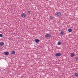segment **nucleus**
Segmentation results:
<instances>
[{
    "mask_svg": "<svg viewBox=\"0 0 78 78\" xmlns=\"http://www.w3.org/2000/svg\"><path fill=\"white\" fill-rule=\"evenodd\" d=\"M61 44V42H60V41H58V45H60Z\"/></svg>",
    "mask_w": 78,
    "mask_h": 78,
    "instance_id": "obj_11",
    "label": "nucleus"
},
{
    "mask_svg": "<svg viewBox=\"0 0 78 78\" xmlns=\"http://www.w3.org/2000/svg\"><path fill=\"white\" fill-rule=\"evenodd\" d=\"M15 53H16V52L15 51H12L11 54H15Z\"/></svg>",
    "mask_w": 78,
    "mask_h": 78,
    "instance_id": "obj_10",
    "label": "nucleus"
},
{
    "mask_svg": "<svg viewBox=\"0 0 78 78\" xmlns=\"http://www.w3.org/2000/svg\"><path fill=\"white\" fill-rule=\"evenodd\" d=\"M50 18L51 20H52L53 19V18H52V16H50Z\"/></svg>",
    "mask_w": 78,
    "mask_h": 78,
    "instance_id": "obj_17",
    "label": "nucleus"
},
{
    "mask_svg": "<svg viewBox=\"0 0 78 78\" xmlns=\"http://www.w3.org/2000/svg\"><path fill=\"white\" fill-rule=\"evenodd\" d=\"M45 37H51V35L48 34H47L45 35Z\"/></svg>",
    "mask_w": 78,
    "mask_h": 78,
    "instance_id": "obj_3",
    "label": "nucleus"
},
{
    "mask_svg": "<svg viewBox=\"0 0 78 78\" xmlns=\"http://www.w3.org/2000/svg\"><path fill=\"white\" fill-rule=\"evenodd\" d=\"M0 37H3V35L2 34H0Z\"/></svg>",
    "mask_w": 78,
    "mask_h": 78,
    "instance_id": "obj_15",
    "label": "nucleus"
},
{
    "mask_svg": "<svg viewBox=\"0 0 78 78\" xmlns=\"http://www.w3.org/2000/svg\"><path fill=\"white\" fill-rule=\"evenodd\" d=\"M75 59H76V61L78 60V57H76L75 58Z\"/></svg>",
    "mask_w": 78,
    "mask_h": 78,
    "instance_id": "obj_13",
    "label": "nucleus"
},
{
    "mask_svg": "<svg viewBox=\"0 0 78 78\" xmlns=\"http://www.w3.org/2000/svg\"><path fill=\"white\" fill-rule=\"evenodd\" d=\"M21 15L22 17H23V18H25L26 16V14L24 13H23L21 14Z\"/></svg>",
    "mask_w": 78,
    "mask_h": 78,
    "instance_id": "obj_2",
    "label": "nucleus"
},
{
    "mask_svg": "<svg viewBox=\"0 0 78 78\" xmlns=\"http://www.w3.org/2000/svg\"><path fill=\"white\" fill-rule=\"evenodd\" d=\"M4 44V43L3 42H1L0 43V45L3 46Z\"/></svg>",
    "mask_w": 78,
    "mask_h": 78,
    "instance_id": "obj_9",
    "label": "nucleus"
},
{
    "mask_svg": "<svg viewBox=\"0 0 78 78\" xmlns=\"http://www.w3.org/2000/svg\"><path fill=\"white\" fill-rule=\"evenodd\" d=\"M71 56L72 57H74V56H75V54L74 53H72L71 54Z\"/></svg>",
    "mask_w": 78,
    "mask_h": 78,
    "instance_id": "obj_7",
    "label": "nucleus"
},
{
    "mask_svg": "<svg viewBox=\"0 0 78 78\" xmlns=\"http://www.w3.org/2000/svg\"><path fill=\"white\" fill-rule=\"evenodd\" d=\"M4 54L5 55H9V52L7 51L5 52Z\"/></svg>",
    "mask_w": 78,
    "mask_h": 78,
    "instance_id": "obj_6",
    "label": "nucleus"
},
{
    "mask_svg": "<svg viewBox=\"0 0 78 78\" xmlns=\"http://www.w3.org/2000/svg\"><path fill=\"white\" fill-rule=\"evenodd\" d=\"M68 31L69 32H71L72 31V29H71V28L68 29Z\"/></svg>",
    "mask_w": 78,
    "mask_h": 78,
    "instance_id": "obj_8",
    "label": "nucleus"
},
{
    "mask_svg": "<svg viewBox=\"0 0 78 78\" xmlns=\"http://www.w3.org/2000/svg\"><path fill=\"white\" fill-rule=\"evenodd\" d=\"M64 32L63 31H61L60 33V34L61 35H63L64 34Z\"/></svg>",
    "mask_w": 78,
    "mask_h": 78,
    "instance_id": "obj_12",
    "label": "nucleus"
},
{
    "mask_svg": "<svg viewBox=\"0 0 78 78\" xmlns=\"http://www.w3.org/2000/svg\"><path fill=\"white\" fill-rule=\"evenodd\" d=\"M61 55V54L59 53H57L55 54V56L56 57H59Z\"/></svg>",
    "mask_w": 78,
    "mask_h": 78,
    "instance_id": "obj_4",
    "label": "nucleus"
},
{
    "mask_svg": "<svg viewBox=\"0 0 78 78\" xmlns=\"http://www.w3.org/2000/svg\"><path fill=\"white\" fill-rule=\"evenodd\" d=\"M27 12H28V13H29V14H30V11H28Z\"/></svg>",
    "mask_w": 78,
    "mask_h": 78,
    "instance_id": "obj_16",
    "label": "nucleus"
},
{
    "mask_svg": "<svg viewBox=\"0 0 78 78\" xmlns=\"http://www.w3.org/2000/svg\"><path fill=\"white\" fill-rule=\"evenodd\" d=\"M75 75L76 76H78V73H76L75 74Z\"/></svg>",
    "mask_w": 78,
    "mask_h": 78,
    "instance_id": "obj_14",
    "label": "nucleus"
},
{
    "mask_svg": "<svg viewBox=\"0 0 78 78\" xmlns=\"http://www.w3.org/2000/svg\"><path fill=\"white\" fill-rule=\"evenodd\" d=\"M40 40L38 39H35V42L37 43H39L40 42Z\"/></svg>",
    "mask_w": 78,
    "mask_h": 78,
    "instance_id": "obj_5",
    "label": "nucleus"
},
{
    "mask_svg": "<svg viewBox=\"0 0 78 78\" xmlns=\"http://www.w3.org/2000/svg\"><path fill=\"white\" fill-rule=\"evenodd\" d=\"M55 14L58 17H60L62 16V14L60 12H57L55 13Z\"/></svg>",
    "mask_w": 78,
    "mask_h": 78,
    "instance_id": "obj_1",
    "label": "nucleus"
}]
</instances>
